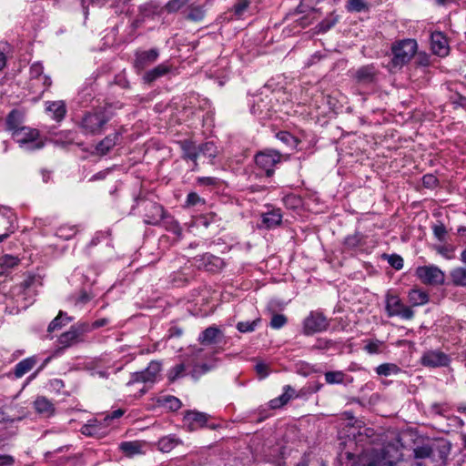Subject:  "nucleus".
I'll list each match as a JSON object with an SVG mask.
<instances>
[{"label": "nucleus", "mask_w": 466, "mask_h": 466, "mask_svg": "<svg viewBox=\"0 0 466 466\" xmlns=\"http://www.w3.org/2000/svg\"><path fill=\"white\" fill-rule=\"evenodd\" d=\"M281 161V155L273 149H265L258 152L255 157L256 165L265 171L267 177L274 174L275 167Z\"/></svg>", "instance_id": "9d476101"}, {"label": "nucleus", "mask_w": 466, "mask_h": 466, "mask_svg": "<svg viewBox=\"0 0 466 466\" xmlns=\"http://www.w3.org/2000/svg\"><path fill=\"white\" fill-rule=\"evenodd\" d=\"M194 265L201 269L215 272L223 267V261L220 258L214 256L210 253H205L194 258Z\"/></svg>", "instance_id": "4468645a"}, {"label": "nucleus", "mask_w": 466, "mask_h": 466, "mask_svg": "<svg viewBox=\"0 0 466 466\" xmlns=\"http://www.w3.org/2000/svg\"><path fill=\"white\" fill-rule=\"evenodd\" d=\"M345 374L342 371H328L325 373V380L329 384H339L344 381Z\"/></svg>", "instance_id": "603ef678"}, {"label": "nucleus", "mask_w": 466, "mask_h": 466, "mask_svg": "<svg viewBox=\"0 0 466 466\" xmlns=\"http://www.w3.org/2000/svg\"><path fill=\"white\" fill-rule=\"evenodd\" d=\"M415 64L417 66L428 67L431 65V55L426 52H418L415 54Z\"/></svg>", "instance_id": "864d4df0"}, {"label": "nucleus", "mask_w": 466, "mask_h": 466, "mask_svg": "<svg viewBox=\"0 0 466 466\" xmlns=\"http://www.w3.org/2000/svg\"><path fill=\"white\" fill-rule=\"evenodd\" d=\"M422 185L426 188L433 189L438 187L439 180L433 174H426L422 177Z\"/></svg>", "instance_id": "6e6d98bb"}, {"label": "nucleus", "mask_w": 466, "mask_h": 466, "mask_svg": "<svg viewBox=\"0 0 466 466\" xmlns=\"http://www.w3.org/2000/svg\"><path fill=\"white\" fill-rule=\"evenodd\" d=\"M361 461L363 466H394V458L386 449L366 451Z\"/></svg>", "instance_id": "9b49d317"}, {"label": "nucleus", "mask_w": 466, "mask_h": 466, "mask_svg": "<svg viewBox=\"0 0 466 466\" xmlns=\"http://www.w3.org/2000/svg\"><path fill=\"white\" fill-rule=\"evenodd\" d=\"M255 369H256L258 375L261 379H264L268 375V366L266 363L258 362Z\"/></svg>", "instance_id": "69168bd1"}, {"label": "nucleus", "mask_w": 466, "mask_h": 466, "mask_svg": "<svg viewBox=\"0 0 466 466\" xmlns=\"http://www.w3.org/2000/svg\"><path fill=\"white\" fill-rule=\"evenodd\" d=\"M450 362L449 355L438 350H427L420 358V363L429 368L447 367Z\"/></svg>", "instance_id": "f8f14e48"}, {"label": "nucleus", "mask_w": 466, "mask_h": 466, "mask_svg": "<svg viewBox=\"0 0 466 466\" xmlns=\"http://www.w3.org/2000/svg\"><path fill=\"white\" fill-rule=\"evenodd\" d=\"M80 335V331L75 326L71 327L70 330L62 333L59 337V343L63 345V349L72 345Z\"/></svg>", "instance_id": "c9c22d12"}, {"label": "nucleus", "mask_w": 466, "mask_h": 466, "mask_svg": "<svg viewBox=\"0 0 466 466\" xmlns=\"http://www.w3.org/2000/svg\"><path fill=\"white\" fill-rule=\"evenodd\" d=\"M163 226L165 228L177 237H180L182 234V228L178 222L175 220L172 217L165 216L162 219Z\"/></svg>", "instance_id": "c03bdc74"}, {"label": "nucleus", "mask_w": 466, "mask_h": 466, "mask_svg": "<svg viewBox=\"0 0 466 466\" xmlns=\"http://www.w3.org/2000/svg\"><path fill=\"white\" fill-rule=\"evenodd\" d=\"M364 350L369 354H380L385 350V343L377 339H370L364 341Z\"/></svg>", "instance_id": "58836bf2"}, {"label": "nucleus", "mask_w": 466, "mask_h": 466, "mask_svg": "<svg viewBox=\"0 0 466 466\" xmlns=\"http://www.w3.org/2000/svg\"><path fill=\"white\" fill-rule=\"evenodd\" d=\"M93 298L94 295L90 291L82 289L71 295L68 299V302L76 310H82L91 302Z\"/></svg>", "instance_id": "412c9836"}, {"label": "nucleus", "mask_w": 466, "mask_h": 466, "mask_svg": "<svg viewBox=\"0 0 466 466\" xmlns=\"http://www.w3.org/2000/svg\"><path fill=\"white\" fill-rule=\"evenodd\" d=\"M181 148L184 158L189 159L197 165V159L199 157L198 147L192 141L185 140L181 142Z\"/></svg>", "instance_id": "7c9ffc66"}, {"label": "nucleus", "mask_w": 466, "mask_h": 466, "mask_svg": "<svg viewBox=\"0 0 466 466\" xmlns=\"http://www.w3.org/2000/svg\"><path fill=\"white\" fill-rule=\"evenodd\" d=\"M198 204H205V200L200 198L196 192H190L187 196L186 206L193 207Z\"/></svg>", "instance_id": "bf43d9fd"}, {"label": "nucleus", "mask_w": 466, "mask_h": 466, "mask_svg": "<svg viewBox=\"0 0 466 466\" xmlns=\"http://www.w3.org/2000/svg\"><path fill=\"white\" fill-rule=\"evenodd\" d=\"M431 48L433 54L441 57L449 54L448 40L442 32L435 31L431 34Z\"/></svg>", "instance_id": "2eb2a0df"}, {"label": "nucleus", "mask_w": 466, "mask_h": 466, "mask_svg": "<svg viewBox=\"0 0 466 466\" xmlns=\"http://www.w3.org/2000/svg\"><path fill=\"white\" fill-rule=\"evenodd\" d=\"M199 156L202 155L213 159L218 155V147L213 142H206L198 146Z\"/></svg>", "instance_id": "79ce46f5"}, {"label": "nucleus", "mask_w": 466, "mask_h": 466, "mask_svg": "<svg viewBox=\"0 0 466 466\" xmlns=\"http://www.w3.org/2000/svg\"><path fill=\"white\" fill-rule=\"evenodd\" d=\"M28 85L32 93L39 96L52 86V79L44 74V66L41 63L35 62L30 66Z\"/></svg>", "instance_id": "39448f33"}, {"label": "nucleus", "mask_w": 466, "mask_h": 466, "mask_svg": "<svg viewBox=\"0 0 466 466\" xmlns=\"http://www.w3.org/2000/svg\"><path fill=\"white\" fill-rule=\"evenodd\" d=\"M5 125L6 129L14 136L16 131L24 127L23 115L18 110L13 109L6 116Z\"/></svg>", "instance_id": "bb28decb"}, {"label": "nucleus", "mask_w": 466, "mask_h": 466, "mask_svg": "<svg viewBox=\"0 0 466 466\" xmlns=\"http://www.w3.org/2000/svg\"><path fill=\"white\" fill-rule=\"evenodd\" d=\"M165 216V210L162 206L157 203H149L147 207L144 221L148 225H157Z\"/></svg>", "instance_id": "6ab92c4d"}, {"label": "nucleus", "mask_w": 466, "mask_h": 466, "mask_svg": "<svg viewBox=\"0 0 466 466\" xmlns=\"http://www.w3.org/2000/svg\"><path fill=\"white\" fill-rule=\"evenodd\" d=\"M283 203L287 208L297 209L303 204L299 196L295 194H288L283 198Z\"/></svg>", "instance_id": "09e8293b"}, {"label": "nucleus", "mask_w": 466, "mask_h": 466, "mask_svg": "<svg viewBox=\"0 0 466 466\" xmlns=\"http://www.w3.org/2000/svg\"><path fill=\"white\" fill-rule=\"evenodd\" d=\"M433 236L440 242H444L448 234L445 225L441 221H437L431 227Z\"/></svg>", "instance_id": "8fccbe9b"}, {"label": "nucleus", "mask_w": 466, "mask_h": 466, "mask_svg": "<svg viewBox=\"0 0 466 466\" xmlns=\"http://www.w3.org/2000/svg\"><path fill=\"white\" fill-rule=\"evenodd\" d=\"M277 306V302L276 301H270L269 304H268V310L269 311H272V314H271V319L270 320H274V321H277V320H287V318L283 315V314H280V313H277L274 309V308Z\"/></svg>", "instance_id": "680f3d73"}, {"label": "nucleus", "mask_w": 466, "mask_h": 466, "mask_svg": "<svg viewBox=\"0 0 466 466\" xmlns=\"http://www.w3.org/2000/svg\"><path fill=\"white\" fill-rule=\"evenodd\" d=\"M180 443V440L175 435H167L158 441V448L163 452H168Z\"/></svg>", "instance_id": "4c0bfd02"}, {"label": "nucleus", "mask_w": 466, "mask_h": 466, "mask_svg": "<svg viewBox=\"0 0 466 466\" xmlns=\"http://www.w3.org/2000/svg\"><path fill=\"white\" fill-rule=\"evenodd\" d=\"M415 276L426 285H442L445 281L444 272L436 265L419 266Z\"/></svg>", "instance_id": "1a4fd4ad"}, {"label": "nucleus", "mask_w": 466, "mask_h": 466, "mask_svg": "<svg viewBox=\"0 0 466 466\" xmlns=\"http://www.w3.org/2000/svg\"><path fill=\"white\" fill-rule=\"evenodd\" d=\"M201 347L194 350V367L192 376L198 378L217 366L216 354L223 350L226 344L225 335L217 327H208L198 337Z\"/></svg>", "instance_id": "f257e3e1"}, {"label": "nucleus", "mask_w": 466, "mask_h": 466, "mask_svg": "<svg viewBox=\"0 0 466 466\" xmlns=\"http://www.w3.org/2000/svg\"><path fill=\"white\" fill-rule=\"evenodd\" d=\"M317 0H302L299 8L301 13H307L304 16L299 18L297 22L303 28L311 24L310 19H314L319 15V12L313 5Z\"/></svg>", "instance_id": "dca6fc26"}, {"label": "nucleus", "mask_w": 466, "mask_h": 466, "mask_svg": "<svg viewBox=\"0 0 466 466\" xmlns=\"http://www.w3.org/2000/svg\"><path fill=\"white\" fill-rule=\"evenodd\" d=\"M346 9L351 13H360L368 10V5L365 0H348Z\"/></svg>", "instance_id": "3c124183"}, {"label": "nucleus", "mask_w": 466, "mask_h": 466, "mask_svg": "<svg viewBox=\"0 0 466 466\" xmlns=\"http://www.w3.org/2000/svg\"><path fill=\"white\" fill-rule=\"evenodd\" d=\"M408 300L410 307H418L425 305L430 300L429 293L421 289L414 288L408 292Z\"/></svg>", "instance_id": "b1692460"}, {"label": "nucleus", "mask_w": 466, "mask_h": 466, "mask_svg": "<svg viewBox=\"0 0 466 466\" xmlns=\"http://www.w3.org/2000/svg\"><path fill=\"white\" fill-rule=\"evenodd\" d=\"M19 263V258L17 257L12 255H5L1 258V266L5 268H12L17 266Z\"/></svg>", "instance_id": "4d7b16f0"}, {"label": "nucleus", "mask_w": 466, "mask_h": 466, "mask_svg": "<svg viewBox=\"0 0 466 466\" xmlns=\"http://www.w3.org/2000/svg\"><path fill=\"white\" fill-rule=\"evenodd\" d=\"M376 69L372 65H368L358 69L356 77L359 81L370 83L374 80Z\"/></svg>", "instance_id": "e433bc0d"}, {"label": "nucleus", "mask_w": 466, "mask_h": 466, "mask_svg": "<svg viewBox=\"0 0 466 466\" xmlns=\"http://www.w3.org/2000/svg\"><path fill=\"white\" fill-rule=\"evenodd\" d=\"M158 407L176 411L182 406L181 400L173 395H159L156 399Z\"/></svg>", "instance_id": "cd10ccee"}, {"label": "nucleus", "mask_w": 466, "mask_h": 466, "mask_svg": "<svg viewBox=\"0 0 466 466\" xmlns=\"http://www.w3.org/2000/svg\"><path fill=\"white\" fill-rule=\"evenodd\" d=\"M185 268L181 271L175 272L172 276L171 282L175 287H183L190 282L193 279V273Z\"/></svg>", "instance_id": "f704fd0d"}, {"label": "nucleus", "mask_w": 466, "mask_h": 466, "mask_svg": "<svg viewBox=\"0 0 466 466\" xmlns=\"http://www.w3.org/2000/svg\"><path fill=\"white\" fill-rule=\"evenodd\" d=\"M112 117L113 113L109 107H98L84 114L79 127L85 135L96 136L103 132Z\"/></svg>", "instance_id": "f03ea898"}, {"label": "nucleus", "mask_w": 466, "mask_h": 466, "mask_svg": "<svg viewBox=\"0 0 466 466\" xmlns=\"http://www.w3.org/2000/svg\"><path fill=\"white\" fill-rule=\"evenodd\" d=\"M183 420L187 429L192 431L207 424L208 415L203 412L188 410L185 413Z\"/></svg>", "instance_id": "a211bd4d"}, {"label": "nucleus", "mask_w": 466, "mask_h": 466, "mask_svg": "<svg viewBox=\"0 0 466 466\" xmlns=\"http://www.w3.org/2000/svg\"><path fill=\"white\" fill-rule=\"evenodd\" d=\"M35 364L36 359L35 357H29L19 361L15 367V376L16 378L23 377L25 373L30 371Z\"/></svg>", "instance_id": "2f4dec72"}, {"label": "nucleus", "mask_w": 466, "mask_h": 466, "mask_svg": "<svg viewBox=\"0 0 466 466\" xmlns=\"http://www.w3.org/2000/svg\"><path fill=\"white\" fill-rule=\"evenodd\" d=\"M205 16V9L201 5H191L188 7V13L186 18L194 22H199L203 20Z\"/></svg>", "instance_id": "37998d69"}, {"label": "nucleus", "mask_w": 466, "mask_h": 466, "mask_svg": "<svg viewBox=\"0 0 466 466\" xmlns=\"http://www.w3.org/2000/svg\"><path fill=\"white\" fill-rule=\"evenodd\" d=\"M414 452L416 459L422 460L419 464L423 466H444L448 456L447 452L428 446L419 447Z\"/></svg>", "instance_id": "0eeeda50"}, {"label": "nucleus", "mask_w": 466, "mask_h": 466, "mask_svg": "<svg viewBox=\"0 0 466 466\" xmlns=\"http://www.w3.org/2000/svg\"><path fill=\"white\" fill-rule=\"evenodd\" d=\"M124 413L123 410L117 409L105 415L102 420H89L87 424L82 427L81 432L86 436L101 437L106 433V428L110 426L112 420L119 419Z\"/></svg>", "instance_id": "20e7f679"}, {"label": "nucleus", "mask_w": 466, "mask_h": 466, "mask_svg": "<svg viewBox=\"0 0 466 466\" xmlns=\"http://www.w3.org/2000/svg\"><path fill=\"white\" fill-rule=\"evenodd\" d=\"M161 13V8L159 5L153 3H147L140 6L139 15L137 17V22H144L148 19H155V17L159 16Z\"/></svg>", "instance_id": "a878e982"}, {"label": "nucleus", "mask_w": 466, "mask_h": 466, "mask_svg": "<svg viewBox=\"0 0 466 466\" xmlns=\"http://www.w3.org/2000/svg\"><path fill=\"white\" fill-rule=\"evenodd\" d=\"M15 459L11 455L4 454L0 455V466H13Z\"/></svg>", "instance_id": "774afa93"}, {"label": "nucleus", "mask_w": 466, "mask_h": 466, "mask_svg": "<svg viewBox=\"0 0 466 466\" xmlns=\"http://www.w3.org/2000/svg\"><path fill=\"white\" fill-rule=\"evenodd\" d=\"M13 137L22 148L26 150L40 149L44 147V142L38 140L39 132L34 128L24 127L16 131Z\"/></svg>", "instance_id": "6e6552de"}, {"label": "nucleus", "mask_w": 466, "mask_h": 466, "mask_svg": "<svg viewBox=\"0 0 466 466\" xmlns=\"http://www.w3.org/2000/svg\"><path fill=\"white\" fill-rule=\"evenodd\" d=\"M77 232L75 226L63 225L56 229V235L65 240L72 238Z\"/></svg>", "instance_id": "de8ad7c7"}, {"label": "nucleus", "mask_w": 466, "mask_h": 466, "mask_svg": "<svg viewBox=\"0 0 466 466\" xmlns=\"http://www.w3.org/2000/svg\"><path fill=\"white\" fill-rule=\"evenodd\" d=\"M388 263L395 269L400 270L403 268V258L398 254L388 255Z\"/></svg>", "instance_id": "13d9d810"}, {"label": "nucleus", "mask_w": 466, "mask_h": 466, "mask_svg": "<svg viewBox=\"0 0 466 466\" xmlns=\"http://www.w3.org/2000/svg\"><path fill=\"white\" fill-rule=\"evenodd\" d=\"M185 370L186 367L183 363L174 366L168 371V380L170 381H175L177 379L184 375Z\"/></svg>", "instance_id": "5fc2aeb1"}, {"label": "nucleus", "mask_w": 466, "mask_h": 466, "mask_svg": "<svg viewBox=\"0 0 466 466\" xmlns=\"http://www.w3.org/2000/svg\"><path fill=\"white\" fill-rule=\"evenodd\" d=\"M161 370V364L157 361H151L147 368L134 375L133 382H154Z\"/></svg>", "instance_id": "f3484780"}, {"label": "nucleus", "mask_w": 466, "mask_h": 466, "mask_svg": "<svg viewBox=\"0 0 466 466\" xmlns=\"http://www.w3.org/2000/svg\"><path fill=\"white\" fill-rule=\"evenodd\" d=\"M188 0H170L167 4V8L169 12H176L184 6Z\"/></svg>", "instance_id": "052dcab7"}, {"label": "nucleus", "mask_w": 466, "mask_h": 466, "mask_svg": "<svg viewBox=\"0 0 466 466\" xmlns=\"http://www.w3.org/2000/svg\"><path fill=\"white\" fill-rule=\"evenodd\" d=\"M385 303L389 317L410 319L414 316L411 307L407 306L397 294L388 292Z\"/></svg>", "instance_id": "423d86ee"}, {"label": "nucleus", "mask_w": 466, "mask_h": 466, "mask_svg": "<svg viewBox=\"0 0 466 466\" xmlns=\"http://www.w3.org/2000/svg\"><path fill=\"white\" fill-rule=\"evenodd\" d=\"M248 7L247 0H241L234 5V12L236 15H241Z\"/></svg>", "instance_id": "338daca9"}, {"label": "nucleus", "mask_w": 466, "mask_h": 466, "mask_svg": "<svg viewBox=\"0 0 466 466\" xmlns=\"http://www.w3.org/2000/svg\"><path fill=\"white\" fill-rule=\"evenodd\" d=\"M141 445L137 441H124L119 445V449L127 456H132L140 452Z\"/></svg>", "instance_id": "a18cd8bd"}, {"label": "nucleus", "mask_w": 466, "mask_h": 466, "mask_svg": "<svg viewBox=\"0 0 466 466\" xmlns=\"http://www.w3.org/2000/svg\"><path fill=\"white\" fill-rule=\"evenodd\" d=\"M449 410L446 404L433 403L431 406V412L437 415H444Z\"/></svg>", "instance_id": "0e129e2a"}, {"label": "nucleus", "mask_w": 466, "mask_h": 466, "mask_svg": "<svg viewBox=\"0 0 466 466\" xmlns=\"http://www.w3.org/2000/svg\"><path fill=\"white\" fill-rule=\"evenodd\" d=\"M35 410L44 417H50L55 412L53 403L45 397H38L34 401Z\"/></svg>", "instance_id": "c756f323"}, {"label": "nucleus", "mask_w": 466, "mask_h": 466, "mask_svg": "<svg viewBox=\"0 0 466 466\" xmlns=\"http://www.w3.org/2000/svg\"><path fill=\"white\" fill-rule=\"evenodd\" d=\"M159 56L158 49L138 50L135 53L134 67L140 72L155 63Z\"/></svg>", "instance_id": "ddd939ff"}, {"label": "nucleus", "mask_w": 466, "mask_h": 466, "mask_svg": "<svg viewBox=\"0 0 466 466\" xmlns=\"http://www.w3.org/2000/svg\"><path fill=\"white\" fill-rule=\"evenodd\" d=\"M276 137L290 148H295L298 146L299 140L288 131H279L277 133Z\"/></svg>", "instance_id": "49530a36"}, {"label": "nucleus", "mask_w": 466, "mask_h": 466, "mask_svg": "<svg viewBox=\"0 0 466 466\" xmlns=\"http://www.w3.org/2000/svg\"><path fill=\"white\" fill-rule=\"evenodd\" d=\"M282 221V214L280 209H272L263 213L261 216L262 227L268 229L274 228L280 225Z\"/></svg>", "instance_id": "393cba45"}, {"label": "nucleus", "mask_w": 466, "mask_h": 466, "mask_svg": "<svg viewBox=\"0 0 466 466\" xmlns=\"http://www.w3.org/2000/svg\"><path fill=\"white\" fill-rule=\"evenodd\" d=\"M391 66L401 68L407 65L418 51V43L413 38L397 40L391 45Z\"/></svg>", "instance_id": "7ed1b4c3"}, {"label": "nucleus", "mask_w": 466, "mask_h": 466, "mask_svg": "<svg viewBox=\"0 0 466 466\" xmlns=\"http://www.w3.org/2000/svg\"><path fill=\"white\" fill-rule=\"evenodd\" d=\"M456 246L447 242H441V244L435 245L434 250L447 260H451L455 258Z\"/></svg>", "instance_id": "72a5a7b5"}, {"label": "nucleus", "mask_w": 466, "mask_h": 466, "mask_svg": "<svg viewBox=\"0 0 466 466\" xmlns=\"http://www.w3.org/2000/svg\"><path fill=\"white\" fill-rule=\"evenodd\" d=\"M171 71V66L167 63H162L155 66L154 68L147 71L142 79L144 83L151 84L157 79L166 76Z\"/></svg>", "instance_id": "4be33fe9"}, {"label": "nucleus", "mask_w": 466, "mask_h": 466, "mask_svg": "<svg viewBox=\"0 0 466 466\" xmlns=\"http://www.w3.org/2000/svg\"><path fill=\"white\" fill-rule=\"evenodd\" d=\"M197 183L199 186H215L218 184V178L213 177H199L197 178Z\"/></svg>", "instance_id": "e2e57ef3"}, {"label": "nucleus", "mask_w": 466, "mask_h": 466, "mask_svg": "<svg viewBox=\"0 0 466 466\" xmlns=\"http://www.w3.org/2000/svg\"><path fill=\"white\" fill-rule=\"evenodd\" d=\"M364 244L363 235L356 232L353 235L348 236L344 240V246L346 248L355 250Z\"/></svg>", "instance_id": "ea45409f"}, {"label": "nucleus", "mask_w": 466, "mask_h": 466, "mask_svg": "<svg viewBox=\"0 0 466 466\" xmlns=\"http://www.w3.org/2000/svg\"><path fill=\"white\" fill-rule=\"evenodd\" d=\"M46 111L56 122L62 121L66 115V106L63 100L46 102Z\"/></svg>", "instance_id": "aec40b11"}, {"label": "nucleus", "mask_w": 466, "mask_h": 466, "mask_svg": "<svg viewBox=\"0 0 466 466\" xmlns=\"http://www.w3.org/2000/svg\"><path fill=\"white\" fill-rule=\"evenodd\" d=\"M120 137L121 134L119 132H114L107 135L96 145V152L101 156L106 155L116 144L119 143Z\"/></svg>", "instance_id": "5701e85b"}, {"label": "nucleus", "mask_w": 466, "mask_h": 466, "mask_svg": "<svg viewBox=\"0 0 466 466\" xmlns=\"http://www.w3.org/2000/svg\"><path fill=\"white\" fill-rule=\"evenodd\" d=\"M296 396V391L290 386L284 387V392L278 398L269 401L271 409H279L287 404L292 398Z\"/></svg>", "instance_id": "c85d7f7f"}, {"label": "nucleus", "mask_w": 466, "mask_h": 466, "mask_svg": "<svg viewBox=\"0 0 466 466\" xmlns=\"http://www.w3.org/2000/svg\"><path fill=\"white\" fill-rule=\"evenodd\" d=\"M400 368L394 363H383L376 368V372L380 376H390L400 372Z\"/></svg>", "instance_id": "a19ab883"}, {"label": "nucleus", "mask_w": 466, "mask_h": 466, "mask_svg": "<svg viewBox=\"0 0 466 466\" xmlns=\"http://www.w3.org/2000/svg\"><path fill=\"white\" fill-rule=\"evenodd\" d=\"M450 278L456 287L466 288V267H456L450 271Z\"/></svg>", "instance_id": "473e14b6"}]
</instances>
